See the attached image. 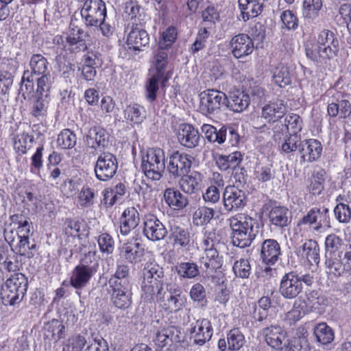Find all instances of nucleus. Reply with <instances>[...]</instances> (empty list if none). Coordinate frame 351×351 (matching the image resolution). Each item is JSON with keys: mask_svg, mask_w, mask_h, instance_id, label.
Instances as JSON below:
<instances>
[{"mask_svg": "<svg viewBox=\"0 0 351 351\" xmlns=\"http://www.w3.org/2000/svg\"><path fill=\"white\" fill-rule=\"evenodd\" d=\"M297 254L311 265L319 263V247L317 243L312 239L306 241L297 249Z\"/></svg>", "mask_w": 351, "mask_h": 351, "instance_id": "34", "label": "nucleus"}, {"mask_svg": "<svg viewBox=\"0 0 351 351\" xmlns=\"http://www.w3.org/2000/svg\"><path fill=\"white\" fill-rule=\"evenodd\" d=\"M108 134L106 131L100 127H94L89 130L86 138V145L95 149H100L104 147L106 143Z\"/></svg>", "mask_w": 351, "mask_h": 351, "instance_id": "42", "label": "nucleus"}, {"mask_svg": "<svg viewBox=\"0 0 351 351\" xmlns=\"http://www.w3.org/2000/svg\"><path fill=\"white\" fill-rule=\"evenodd\" d=\"M322 7V0H304L302 6V15L310 21L316 19Z\"/></svg>", "mask_w": 351, "mask_h": 351, "instance_id": "50", "label": "nucleus"}, {"mask_svg": "<svg viewBox=\"0 0 351 351\" xmlns=\"http://www.w3.org/2000/svg\"><path fill=\"white\" fill-rule=\"evenodd\" d=\"M303 122L300 117L296 114H289L285 119V124L277 123L273 128L274 138L275 141H280L282 136H287L292 133L296 135L302 128Z\"/></svg>", "mask_w": 351, "mask_h": 351, "instance_id": "17", "label": "nucleus"}, {"mask_svg": "<svg viewBox=\"0 0 351 351\" xmlns=\"http://www.w3.org/2000/svg\"><path fill=\"white\" fill-rule=\"evenodd\" d=\"M265 0H238L244 21L260 15L263 11Z\"/></svg>", "mask_w": 351, "mask_h": 351, "instance_id": "36", "label": "nucleus"}, {"mask_svg": "<svg viewBox=\"0 0 351 351\" xmlns=\"http://www.w3.org/2000/svg\"><path fill=\"white\" fill-rule=\"evenodd\" d=\"M10 226H12L14 234L19 236H26L29 237L32 223L29 219L21 214H14L10 217Z\"/></svg>", "mask_w": 351, "mask_h": 351, "instance_id": "46", "label": "nucleus"}, {"mask_svg": "<svg viewBox=\"0 0 351 351\" xmlns=\"http://www.w3.org/2000/svg\"><path fill=\"white\" fill-rule=\"evenodd\" d=\"M201 130L204 134L205 138L210 143L222 144L226 139L227 128L224 126L217 130L214 126L210 124H204Z\"/></svg>", "mask_w": 351, "mask_h": 351, "instance_id": "48", "label": "nucleus"}, {"mask_svg": "<svg viewBox=\"0 0 351 351\" xmlns=\"http://www.w3.org/2000/svg\"><path fill=\"white\" fill-rule=\"evenodd\" d=\"M326 272L331 278H338L347 272L351 271V251L346 252L343 255L338 253L337 255H326Z\"/></svg>", "mask_w": 351, "mask_h": 351, "instance_id": "11", "label": "nucleus"}, {"mask_svg": "<svg viewBox=\"0 0 351 351\" xmlns=\"http://www.w3.org/2000/svg\"><path fill=\"white\" fill-rule=\"evenodd\" d=\"M227 96L225 93L215 90H208L202 93L200 108L208 113H213L222 106L226 107Z\"/></svg>", "mask_w": 351, "mask_h": 351, "instance_id": "18", "label": "nucleus"}, {"mask_svg": "<svg viewBox=\"0 0 351 351\" xmlns=\"http://www.w3.org/2000/svg\"><path fill=\"white\" fill-rule=\"evenodd\" d=\"M287 112V107L281 99L270 101L262 108V117L268 122H276Z\"/></svg>", "mask_w": 351, "mask_h": 351, "instance_id": "32", "label": "nucleus"}, {"mask_svg": "<svg viewBox=\"0 0 351 351\" xmlns=\"http://www.w3.org/2000/svg\"><path fill=\"white\" fill-rule=\"evenodd\" d=\"M169 238L174 246L187 248L190 245L191 235L189 230L178 223H170Z\"/></svg>", "mask_w": 351, "mask_h": 351, "instance_id": "31", "label": "nucleus"}, {"mask_svg": "<svg viewBox=\"0 0 351 351\" xmlns=\"http://www.w3.org/2000/svg\"><path fill=\"white\" fill-rule=\"evenodd\" d=\"M119 223L121 234L128 235L140 223V216L136 208L134 206L125 208L121 214Z\"/></svg>", "mask_w": 351, "mask_h": 351, "instance_id": "28", "label": "nucleus"}, {"mask_svg": "<svg viewBox=\"0 0 351 351\" xmlns=\"http://www.w3.org/2000/svg\"><path fill=\"white\" fill-rule=\"evenodd\" d=\"M229 47L232 56L237 59L250 55L254 49L252 39L246 34H239L233 36Z\"/></svg>", "mask_w": 351, "mask_h": 351, "instance_id": "19", "label": "nucleus"}, {"mask_svg": "<svg viewBox=\"0 0 351 351\" xmlns=\"http://www.w3.org/2000/svg\"><path fill=\"white\" fill-rule=\"evenodd\" d=\"M27 287V278L21 273H16L7 279L2 287L1 298L6 304H19L25 295Z\"/></svg>", "mask_w": 351, "mask_h": 351, "instance_id": "6", "label": "nucleus"}, {"mask_svg": "<svg viewBox=\"0 0 351 351\" xmlns=\"http://www.w3.org/2000/svg\"><path fill=\"white\" fill-rule=\"evenodd\" d=\"M314 333L317 341L322 344L330 343L334 339L332 330L326 323L317 324L314 329Z\"/></svg>", "mask_w": 351, "mask_h": 351, "instance_id": "55", "label": "nucleus"}, {"mask_svg": "<svg viewBox=\"0 0 351 351\" xmlns=\"http://www.w3.org/2000/svg\"><path fill=\"white\" fill-rule=\"evenodd\" d=\"M217 239L213 231L206 232L200 244L199 248L203 252L200 257V263L206 269L212 271L221 267L222 265L221 257L217 250Z\"/></svg>", "mask_w": 351, "mask_h": 351, "instance_id": "7", "label": "nucleus"}, {"mask_svg": "<svg viewBox=\"0 0 351 351\" xmlns=\"http://www.w3.org/2000/svg\"><path fill=\"white\" fill-rule=\"evenodd\" d=\"M111 298L114 304L119 308H127L132 303L130 285L114 286L109 285Z\"/></svg>", "mask_w": 351, "mask_h": 351, "instance_id": "24", "label": "nucleus"}, {"mask_svg": "<svg viewBox=\"0 0 351 351\" xmlns=\"http://www.w3.org/2000/svg\"><path fill=\"white\" fill-rule=\"evenodd\" d=\"M276 171L272 165H258L255 167L254 178L258 182H267L275 178Z\"/></svg>", "mask_w": 351, "mask_h": 351, "instance_id": "60", "label": "nucleus"}, {"mask_svg": "<svg viewBox=\"0 0 351 351\" xmlns=\"http://www.w3.org/2000/svg\"><path fill=\"white\" fill-rule=\"evenodd\" d=\"M165 202L174 210H181L188 204L187 198L179 191L172 188L167 189L164 192Z\"/></svg>", "mask_w": 351, "mask_h": 351, "instance_id": "45", "label": "nucleus"}, {"mask_svg": "<svg viewBox=\"0 0 351 351\" xmlns=\"http://www.w3.org/2000/svg\"><path fill=\"white\" fill-rule=\"evenodd\" d=\"M193 157L191 155L174 152L169 158L167 170L173 178H178L187 174L191 169Z\"/></svg>", "mask_w": 351, "mask_h": 351, "instance_id": "13", "label": "nucleus"}, {"mask_svg": "<svg viewBox=\"0 0 351 351\" xmlns=\"http://www.w3.org/2000/svg\"><path fill=\"white\" fill-rule=\"evenodd\" d=\"M303 290L300 276L293 271L285 274L280 283V293L286 299L297 298Z\"/></svg>", "mask_w": 351, "mask_h": 351, "instance_id": "14", "label": "nucleus"}, {"mask_svg": "<svg viewBox=\"0 0 351 351\" xmlns=\"http://www.w3.org/2000/svg\"><path fill=\"white\" fill-rule=\"evenodd\" d=\"M328 94H332V99L328 101L327 108L328 114L330 117H339L346 119L351 115V104L350 101L343 98V95L335 90H330Z\"/></svg>", "mask_w": 351, "mask_h": 351, "instance_id": "15", "label": "nucleus"}, {"mask_svg": "<svg viewBox=\"0 0 351 351\" xmlns=\"http://www.w3.org/2000/svg\"><path fill=\"white\" fill-rule=\"evenodd\" d=\"M3 234L5 241L15 254L28 258L34 256L36 243L30 242L28 237L14 234V230L9 228H5Z\"/></svg>", "mask_w": 351, "mask_h": 351, "instance_id": "9", "label": "nucleus"}, {"mask_svg": "<svg viewBox=\"0 0 351 351\" xmlns=\"http://www.w3.org/2000/svg\"><path fill=\"white\" fill-rule=\"evenodd\" d=\"M215 210L207 206H199L193 215V223L196 226L207 224L213 218Z\"/></svg>", "mask_w": 351, "mask_h": 351, "instance_id": "52", "label": "nucleus"}, {"mask_svg": "<svg viewBox=\"0 0 351 351\" xmlns=\"http://www.w3.org/2000/svg\"><path fill=\"white\" fill-rule=\"evenodd\" d=\"M194 342L198 345H203L208 341L213 335L210 322L206 319L196 321L191 330Z\"/></svg>", "mask_w": 351, "mask_h": 351, "instance_id": "33", "label": "nucleus"}, {"mask_svg": "<svg viewBox=\"0 0 351 351\" xmlns=\"http://www.w3.org/2000/svg\"><path fill=\"white\" fill-rule=\"evenodd\" d=\"M33 141L34 137L27 132L17 134L14 138V148L24 154L32 147Z\"/></svg>", "mask_w": 351, "mask_h": 351, "instance_id": "53", "label": "nucleus"}, {"mask_svg": "<svg viewBox=\"0 0 351 351\" xmlns=\"http://www.w3.org/2000/svg\"><path fill=\"white\" fill-rule=\"evenodd\" d=\"M343 245L342 239L335 234H328L325 239L326 256H335L339 253Z\"/></svg>", "mask_w": 351, "mask_h": 351, "instance_id": "58", "label": "nucleus"}, {"mask_svg": "<svg viewBox=\"0 0 351 351\" xmlns=\"http://www.w3.org/2000/svg\"><path fill=\"white\" fill-rule=\"evenodd\" d=\"M250 104V98L245 91L235 90L227 97L226 107L234 112H241L246 110Z\"/></svg>", "mask_w": 351, "mask_h": 351, "instance_id": "30", "label": "nucleus"}, {"mask_svg": "<svg viewBox=\"0 0 351 351\" xmlns=\"http://www.w3.org/2000/svg\"><path fill=\"white\" fill-rule=\"evenodd\" d=\"M251 265L247 258H240L232 265V271L235 276L241 278H247L251 274Z\"/></svg>", "mask_w": 351, "mask_h": 351, "instance_id": "62", "label": "nucleus"}, {"mask_svg": "<svg viewBox=\"0 0 351 351\" xmlns=\"http://www.w3.org/2000/svg\"><path fill=\"white\" fill-rule=\"evenodd\" d=\"M173 339V332L170 329H164L157 332L154 339L156 351H176L177 344Z\"/></svg>", "mask_w": 351, "mask_h": 351, "instance_id": "39", "label": "nucleus"}, {"mask_svg": "<svg viewBox=\"0 0 351 351\" xmlns=\"http://www.w3.org/2000/svg\"><path fill=\"white\" fill-rule=\"evenodd\" d=\"M99 265H79L72 271L70 282L75 289H81L87 285L91 278L96 274Z\"/></svg>", "mask_w": 351, "mask_h": 351, "instance_id": "20", "label": "nucleus"}, {"mask_svg": "<svg viewBox=\"0 0 351 351\" xmlns=\"http://www.w3.org/2000/svg\"><path fill=\"white\" fill-rule=\"evenodd\" d=\"M326 172L324 170H319L314 172L309 178V184L308 187L309 191L314 195H319L324 189Z\"/></svg>", "mask_w": 351, "mask_h": 351, "instance_id": "56", "label": "nucleus"}, {"mask_svg": "<svg viewBox=\"0 0 351 351\" xmlns=\"http://www.w3.org/2000/svg\"><path fill=\"white\" fill-rule=\"evenodd\" d=\"M227 343L228 350L238 351L245 343V337L239 330L234 328L227 335Z\"/></svg>", "mask_w": 351, "mask_h": 351, "instance_id": "54", "label": "nucleus"}, {"mask_svg": "<svg viewBox=\"0 0 351 351\" xmlns=\"http://www.w3.org/2000/svg\"><path fill=\"white\" fill-rule=\"evenodd\" d=\"M29 66L30 70L23 72L20 87V93L24 99L29 97L34 90V75H42L50 73L49 62L42 54L36 53L31 56Z\"/></svg>", "mask_w": 351, "mask_h": 351, "instance_id": "4", "label": "nucleus"}, {"mask_svg": "<svg viewBox=\"0 0 351 351\" xmlns=\"http://www.w3.org/2000/svg\"><path fill=\"white\" fill-rule=\"evenodd\" d=\"M129 275L130 268L128 265H118L115 273L110 278L108 283L114 286L119 285V284L122 285H130Z\"/></svg>", "mask_w": 351, "mask_h": 351, "instance_id": "49", "label": "nucleus"}, {"mask_svg": "<svg viewBox=\"0 0 351 351\" xmlns=\"http://www.w3.org/2000/svg\"><path fill=\"white\" fill-rule=\"evenodd\" d=\"M84 32L80 28L71 29L66 37L64 48L66 51L76 53L86 48V42L83 38Z\"/></svg>", "mask_w": 351, "mask_h": 351, "instance_id": "29", "label": "nucleus"}, {"mask_svg": "<svg viewBox=\"0 0 351 351\" xmlns=\"http://www.w3.org/2000/svg\"><path fill=\"white\" fill-rule=\"evenodd\" d=\"M334 214L339 223H348L351 220V208L347 202L337 204L334 208Z\"/></svg>", "mask_w": 351, "mask_h": 351, "instance_id": "63", "label": "nucleus"}, {"mask_svg": "<svg viewBox=\"0 0 351 351\" xmlns=\"http://www.w3.org/2000/svg\"><path fill=\"white\" fill-rule=\"evenodd\" d=\"M269 219L274 226L284 228L291 223V215L287 207L274 206L269 213Z\"/></svg>", "mask_w": 351, "mask_h": 351, "instance_id": "43", "label": "nucleus"}, {"mask_svg": "<svg viewBox=\"0 0 351 351\" xmlns=\"http://www.w3.org/2000/svg\"><path fill=\"white\" fill-rule=\"evenodd\" d=\"M81 16L86 26L97 27L106 18V6L102 0H86L81 9Z\"/></svg>", "mask_w": 351, "mask_h": 351, "instance_id": "10", "label": "nucleus"}, {"mask_svg": "<svg viewBox=\"0 0 351 351\" xmlns=\"http://www.w3.org/2000/svg\"><path fill=\"white\" fill-rule=\"evenodd\" d=\"M150 75L151 77L145 85V98L149 102L152 103L157 98L160 84L164 86L165 83L167 81V77Z\"/></svg>", "mask_w": 351, "mask_h": 351, "instance_id": "47", "label": "nucleus"}, {"mask_svg": "<svg viewBox=\"0 0 351 351\" xmlns=\"http://www.w3.org/2000/svg\"><path fill=\"white\" fill-rule=\"evenodd\" d=\"M95 191L87 184L84 185L78 194V202L82 207H90L95 203Z\"/></svg>", "mask_w": 351, "mask_h": 351, "instance_id": "61", "label": "nucleus"}, {"mask_svg": "<svg viewBox=\"0 0 351 351\" xmlns=\"http://www.w3.org/2000/svg\"><path fill=\"white\" fill-rule=\"evenodd\" d=\"M163 269L154 260L147 261L143 270L141 282V298L146 302H160L164 300Z\"/></svg>", "mask_w": 351, "mask_h": 351, "instance_id": "1", "label": "nucleus"}, {"mask_svg": "<svg viewBox=\"0 0 351 351\" xmlns=\"http://www.w3.org/2000/svg\"><path fill=\"white\" fill-rule=\"evenodd\" d=\"M181 177L179 184L180 189L184 193L193 194L201 189L204 179L201 173L193 171L189 175L185 174Z\"/></svg>", "mask_w": 351, "mask_h": 351, "instance_id": "37", "label": "nucleus"}, {"mask_svg": "<svg viewBox=\"0 0 351 351\" xmlns=\"http://www.w3.org/2000/svg\"><path fill=\"white\" fill-rule=\"evenodd\" d=\"M143 254V249L136 241L123 243L120 247V257L130 263L140 261Z\"/></svg>", "mask_w": 351, "mask_h": 351, "instance_id": "38", "label": "nucleus"}, {"mask_svg": "<svg viewBox=\"0 0 351 351\" xmlns=\"http://www.w3.org/2000/svg\"><path fill=\"white\" fill-rule=\"evenodd\" d=\"M167 56V50L160 43V48L154 53L150 74L165 77V68L168 64Z\"/></svg>", "mask_w": 351, "mask_h": 351, "instance_id": "44", "label": "nucleus"}, {"mask_svg": "<svg viewBox=\"0 0 351 351\" xmlns=\"http://www.w3.org/2000/svg\"><path fill=\"white\" fill-rule=\"evenodd\" d=\"M280 254V247L274 239H267L262 244L261 256L263 261L268 265H274Z\"/></svg>", "mask_w": 351, "mask_h": 351, "instance_id": "40", "label": "nucleus"}, {"mask_svg": "<svg viewBox=\"0 0 351 351\" xmlns=\"http://www.w3.org/2000/svg\"><path fill=\"white\" fill-rule=\"evenodd\" d=\"M117 168L115 156L109 152L103 153L98 157L95 166V176L101 181H107L115 175Z\"/></svg>", "mask_w": 351, "mask_h": 351, "instance_id": "12", "label": "nucleus"}, {"mask_svg": "<svg viewBox=\"0 0 351 351\" xmlns=\"http://www.w3.org/2000/svg\"><path fill=\"white\" fill-rule=\"evenodd\" d=\"M177 137L178 142L182 146L190 149L196 147L200 140L198 130L188 123H182L179 125Z\"/></svg>", "mask_w": 351, "mask_h": 351, "instance_id": "22", "label": "nucleus"}, {"mask_svg": "<svg viewBox=\"0 0 351 351\" xmlns=\"http://www.w3.org/2000/svg\"><path fill=\"white\" fill-rule=\"evenodd\" d=\"M52 77L50 73L39 75L37 79L36 94L49 97V92L52 85Z\"/></svg>", "mask_w": 351, "mask_h": 351, "instance_id": "64", "label": "nucleus"}, {"mask_svg": "<svg viewBox=\"0 0 351 351\" xmlns=\"http://www.w3.org/2000/svg\"><path fill=\"white\" fill-rule=\"evenodd\" d=\"M310 304L302 297H298L294 302L293 308L285 314V319L289 324H294L311 311Z\"/></svg>", "mask_w": 351, "mask_h": 351, "instance_id": "35", "label": "nucleus"}, {"mask_svg": "<svg viewBox=\"0 0 351 351\" xmlns=\"http://www.w3.org/2000/svg\"><path fill=\"white\" fill-rule=\"evenodd\" d=\"M176 270L178 274L184 278H193L199 274L197 265L192 262L180 263L176 266Z\"/></svg>", "mask_w": 351, "mask_h": 351, "instance_id": "59", "label": "nucleus"}, {"mask_svg": "<svg viewBox=\"0 0 351 351\" xmlns=\"http://www.w3.org/2000/svg\"><path fill=\"white\" fill-rule=\"evenodd\" d=\"M299 151L302 161L311 162L321 156L322 145L319 141L311 138L302 142Z\"/></svg>", "mask_w": 351, "mask_h": 351, "instance_id": "27", "label": "nucleus"}, {"mask_svg": "<svg viewBox=\"0 0 351 351\" xmlns=\"http://www.w3.org/2000/svg\"><path fill=\"white\" fill-rule=\"evenodd\" d=\"M308 225L317 233L325 232L330 228V217L327 208H313L298 222L297 227L301 229L302 226Z\"/></svg>", "mask_w": 351, "mask_h": 351, "instance_id": "8", "label": "nucleus"}, {"mask_svg": "<svg viewBox=\"0 0 351 351\" xmlns=\"http://www.w3.org/2000/svg\"><path fill=\"white\" fill-rule=\"evenodd\" d=\"M124 118L131 125H138L146 118V110L138 104H130L123 110Z\"/></svg>", "mask_w": 351, "mask_h": 351, "instance_id": "41", "label": "nucleus"}, {"mask_svg": "<svg viewBox=\"0 0 351 351\" xmlns=\"http://www.w3.org/2000/svg\"><path fill=\"white\" fill-rule=\"evenodd\" d=\"M163 306L170 312L176 313L183 309L186 303V297L184 291L178 287L169 290L166 300H162Z\"/></svg>", "mask_w": 351, "mask_h": 351, "instance_id": "26", "label": "nucleus"}, {"mask_svg": "<svg viewBox=\"0 0 351 351\" xmlns=\"http://www.w3.org/2000/svg\"><path fill=\"white\" fill-rule=\"evenodd\" d=\"M245 204L246 196L244 191L234 186H228L225 189L223 194V205L227 212L241 210Z\"/></svg>", "mask_w": 351, "mask_h": 351, "instance_id": "16", "label": "nucleus"}, {"mask_svg": "<svg viewBox=\"0 0 351 351\" xmlns=\"http://www.w3.org/2000/svg\"><path fill=\"white\" fill-rule=\"evenodd\" d=\"M143 224V234L148 239L152 241L162 240L167 234L165 226L154 215H146Z\"/></svg>", "mask_w": 351, "mask_h": 351, "instance_id": "21", "label": "nucleus"}, {"mask_svg": "<svg viewBox=\"0 0 351 351\" xmlns=\"http://www.w3.org/2000/svg\"><path fill=\"white\" fill-rule=\"evenodd\" d=\"M76 135L69 129L61 131L57 138L58 147L62 149H71L76 145Z\"/></svg>", "mask_w": 351, "mask_h": 351, "instance_id": "57", "label": "nucleus"}, {"mask_svg": "<svg viewBox=\"0 0 351 351\" xmlns=\"http://www.w3.org/2000/svg\"><path fill=\"white\" fill-rule=\"evenodd\" d=\"M273 81L280 87H285L291 83L290 73L287 66L279 64L273 70Z\"/></svg>", "mask_w": 351, "mask_h": 351, "instance_id": "51", "label": "nucleus"}, {"mask_svg": "<svg viewBox=\"0 0 351 351\" xmlns=\"http://www.w3.org/2000/svg\"><path fill=\"white\" fill-rule=\"evenodd\" d=\"M339 51V40L334 32L323 29L318 34L316 42L306 48V55L314 62L326 64L337 56Z\"/></svg>", "mask_w": 351, "mask_h": 351, "instance_id": "2", "label": "nucleus"}, {"mask_svg": "<svg viewBox=\"0 0 351 351\" xmlns=\"http://www.w3.org/2000/svg\"><path fill=\"white\" fill-rule=\"evenodd\" d=\"M229 221L232 231V244L241 248L250 246L258 232L254 228L256 219L246 214L238 213Z\"/></svg>", "mask_w": 351, "mask_h": 351, "instance_id": "3", "label": "nucleus"}, {"mask_svg": "<svg viewBox=\"0 0 351 351\" xmlns=\"http://www.w3.org/2000/svg\"><path fill=\"white\" fill-rule=\"evenodd\" d=\"M141 169L148 179L159 180L165 169V154L163 149L153 147L143 152Z\"/></svg>", "mask_w": 351, "mask_h": 351, "instance_id": "5", "label": "nucleus"}, {"mask_svg": "<svg viewBox=\"0 0 351 351\" xmlns=\"http://www.w3.org/2000/svg\"><path fill=\"white\" fill-rule=\"evenodd\" d=\"M266 343L272 348L281 350L286 345L287 332L278 325H271L263 330Z\"/></svg>", "mask_w": 351, "mask_h": 351, "instance_id": "23", "label": "nucleus"}, {"mask_svg": "<svg viewBox=\"0 0 351 351\" xmlns=\"http://www.w3.org/2000/svg\"><path fill=\"white\" fill-rule=\"evenodd\" d=\"M149 36L147 32L137 26H132L128 34L126 45L129 49L134 51H143V48L148 46Z\"/></svg>", "mask_w": 351, "mask_h": 351, "instance_id": "25", "label": "nucleus"}]
</instances>
